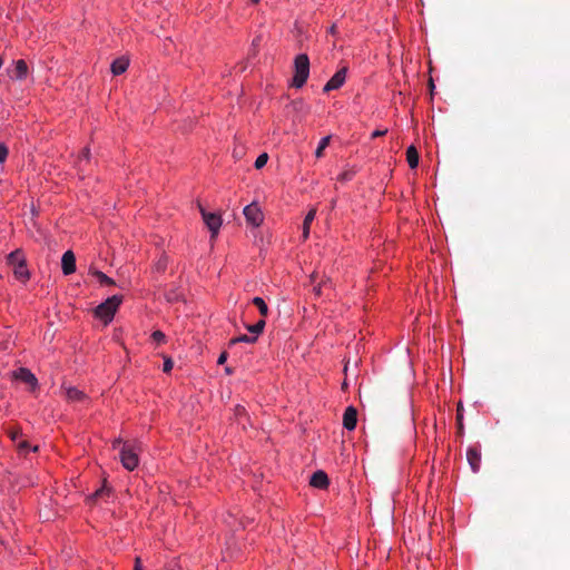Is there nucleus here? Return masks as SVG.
Here are the masks:
<instances>
[{"mask_svg": "<svg viewBox=\"0 0 570 570\" xmlns=\"http://www.w3.org/2000/svg\"><path fill=\"white\" fill-rule=\"evenodd\" d=\"M309 58L306 53H298L294 58V76L291 86L301 89L309 77Z\"/></svg>", "mask_w": 570, "mask_h": 570, "instance_id": "obj_1", "label": "nucleus"}, {"mask_svg": "<svg viewBox=\"0 0 570 570\" xmlns=\"http://www.w3.org/2000/svg\"><path fill=\"white\" fill-rule=\"evenodd\" d=\"M7 263L13 266V275L18 281L26 284L30 279V272L22 249L18 248L9 253L7 256Z\"/></svg>", "mask_w": 570, "mask_h": 570, "instance_id": "obj_2", "label": "nucleus"}, {"mask_svg": "<svg viewBox=\"0 0 570 570\" xmlns=\"http://www.w3.org/2000/svg\"><path fill=\"white\" fill-rule=\"evenodd\" d=\"M121 303V295H112L95 308V316L101 320L105 324H109L114 320V316Z\"/></svg>", "mask_w": 570, "mask_h": 570, "instance_id": "obj_3", "label": "nucleus"}, {"mask_svg": "<svg viewBox=\"0 0 570 570\" xmlns=\"http://www.w3.org/2000/svg\"><path fill=\"white\" fill-rule=\"evenodd\" d=\"M140 446L137 442L126 441L119 452L122 466L128 471H134L139 465Z\"/></svg>", "mask_w": 570, "mask_h": 570, "instance_id": "obj_4", "label": "nucleus"}, {"mask_svg": "<svg viewBox=\"0 0 570 570\" xmlns=\"http://www.w3.org/2000/svg\"><path fill=\"white\" fill-rule=\"evenodd\" d=\"M243 214L247 224L253 227H259L264 222L263 212L256 203L245 206Z\"/></svg>", "mask_w": 570, "mask_h": 570, "instance_id": "obj_5", "label": "nucleus"}, {"mask_svg": "<svg viewBox=\"0 0 570 570\" xmlns=\"http://www.w3.org/2000/svg\"><path fill=\"white\" fill-rule=\"evenodd\" d=\"M348 68L347 66L341 67L331 78L330 80L324 85L323 92H330L332 90H337L346 81Z\"/></svg>", "mask_w": 570, "mask_h": 570, "instance_id": "obj_6", "label": "nucleus"}, {"mask_svg": "<svg viewBox=\"0 0 570 570\" xmlns=\"http://www.w3.org/2000/svg\"><path fill=\"white\" fill-rule=\"evenodd\" d=\"M199 209L205 225L212 233V237H215L223 224L220 215L206 212L202 206H199Z\"/></svg>", "mask_w": 570, "mask_h": 570, "instance_id": "obj_7", "label": "nucleus"}, {"mask_svg": "<svg viewBox=\"0 0 570 570\" xmlns=\"http://www.w3.org/2000/svg\"><path fill=\"white\" fill-rule=\"evenodd\" d=\"M466 460L473 473H478L481 469V445L474 443L466 449Z\"/></svg>", "mask_w": 570, "mask_h": 570, "instance_id": "obj_8", "label": "nucleus"}, {"mask_svg": "<svg viewBox=\"0 0 570 570\" xmlns=\"http://www.w3.org/2000/svg\"><path fill=\"white\" fill-rule=\"evenodd\" d=\"M13 379L30 385L31 391L39 387V382L36 375L27 367H19L12 373Z\"/></svg>", "mask_w": 570, "mask_h": 570, "instance_id": "obj_9", "label": "nucleus"}, {"mask_svg": "<svg viewBox=\"0 0 570 570\" xmlns=\"http://www.w3.org/2000/svg\"><path fill=\"white\" fill-rule=\"evenodd\" d=\"M8 75L13 80H24L28 76V65L23 59L13 62V68L8 70Z\"/></svg>", "mask_w": 570, "mask_h": 570, "instance_id": "obj_10", "label": "nucleus"}, {"mask_svg": "<svg viewBox=\"0 0 570 570\" xmlns=\"http://www.w3.org/2000/svg\"><path fill=\"white\" fill-rule=\"evenodd\" d=\"M62 274L68 276L76 272V256L72 250H66L61 257Z\"/></svg>", "mask_w": 570, "mask_h": 570, "instance_id": "obj_11", "label": "nucleus"}, {"mask_svg": "<svg viewBox=\"0 0 570 570\" xmlns=\"http://www.w3.org/2000/svg\"><path fill=\"white\" fill-rule=\"evenodd\" d=\"M357 424V411L354 406L350 405L345 409L343 414V426L347 431H353Z\"/></svg>", "mask_w": 570, "mask_h": 570, "instance_id": "obj_12", "label": "nucleus"}, {"mask_svg": "<svg viewBox=\"0 0 570 570\" xmlns=\"http://www.w3.org/2000/svg\"><path fill=\"white\" fill-rule=\"evenodd\" d=\"M309 484L316 489H326L330 484V479L323 470H317L311 476Z\"/></svg>", "mask_w": 570, "mask_h": 570, "instance_id": "obj_13", "label": "nucleus"}, {"mask_svg": "<svg viewBox=\"0 0 570 570\" xmlns=\"http://www.w3.org/2000/svg\"><path fill=\"white\" fill-rule=\"evenodd\" d=\"M65 394H66V399L69 401V402H72V403H79V402H85L88 396L86 395V393L75 386H67L65 387Z\"/></svg>", "mask_w": 570, "mask_h": 570, "instance_id": "obj_14", "label": "nucleus"}, {"mask_svg": "<svg viewBox=\"0 0 570 570\" xmlns=\"http://www.w3.org/2000/svg\"><path fill=\"white\" fill-rule=\"evenodd\" d=\"M315 216H316V209L312 208L307 212V214L304 217V222H303V226H302V236H303L304 240H306L309 236L311 224L315 219Z\"/></svg>", "mask_w": 570, "mask_h": 570, "instance_id": "obj_15", "label": "nucleus"}, {"mask_svg": "<svg viewBox=\"0 0 570 570\" xmlns=\"http://www.w3.org/2000/svg\"><path fill=\"white\" fill-rule=\"evenodd\" d=\"M128 66L129 61L127 59L118 58L112 61L110 69L112 75L119 76L127 70Z\"/></svg>", "mask_w": 570, "mask_h": 570, "instance_id": "obj_16", "label": "nucleus"}, {"mask_svg": "<svg viewBox=\"0 0 570 570\" xmlns=\"http://www.w3.org/2000/svg\"><path fill=\"white\" fill-rule=\"evenodd\" d=\"M406 161L411 169L416 168L419 165V153L413 145L409 146L406 149Z\"/></svg>", "mask_w": 570, "mask_h": 570, "instance_id": "obj_17", "label": "nucleus"}, {"mask_svg": "<svg viewBox=\"0 0 570 570\" xmlns=\"http://www.w3.org/2000/svg\"><path fill=\"white\" fill-rule=\"evenodd\" d=\"M110 494V489L107 487L106 484V481L101 484L100 488H98L94 493H91L87 500L89 502H95L97 501L98 499H102V498H106V497H109Z\"/></svg>", "mask_w": 570, "mask_h": 570, "instance_id": "obj_18", "label": "nucleus"}, {"mask_svg": "<svg viewBox=\"0 0 570 570\" xmlns=\"http://www.w3.org/2000/svg\"><path fill=\"white\" fill-rule=\"evenodd\" d=\"M91 275L99 282L101 286H114L116 282L106 275L104 272L95 269L91 272Z\"/></svg>", "mask_w": 570, "mask_h": 570, "instance_id": "obj_19", "label": "nucleus"}, {"mask_svg": "<svg viewBox=\"0 0 570 570\" xmlns=\"http://www.w3.org/2000/svg\"><path fill=\"white\" fill-rule=\"evenodd\" d=\"M356 175V170L352 167H348V168H345L344 170H342L336 179L341 183H347V181H351L354 176Z\"/></svg>", "mask_w": 570, "mask_h": 570, "instance_id": "obj_20", "label": "nucleus"}, {"mask_svg": "<svg viewBox=\"0 0 570 570\" xmlns=\"http://www.w3.org/2000/svg\"><path fill=\"white\" fill-rule=\"evenodd\" d=\"M266 323L264 320H259L257 323L253 325H246V330L253 335L258 337V335L264 331Z\"/></svg>", "mask_w": 570, "mask_h": 570, "instance_id": "obj_21", "label": "nucleus"}, {"mask_svg": "<svg viewBox=\"0 0 570 570\" xmlns=\"http://www.w3.org/2000/svg\"><path fill=\"white\" fill-rule=\"evenodd\" d=\"M252 303L258 308V311H259L262 316H267L268 315V306H267L266 302L262 297L255 296L252 299Z\"/></svg>", "mask_w": 570, "mask_h": 570, "instance_id": "obj_22", "label": "nucleus"}, {"mask_svg": "<svg viewBox=\"0 0 570 570\" xmlns=\"http://www.w3.org/2000/svg\"><path fill=\"white\" fill-rule=\"evenodd\" d=\"M256 341H257L256 336L243 334V335L232 338L229 342V345H235L237 343L253 344Z\"/></svg>", "mask_w": 570, "mask_h": 570, "instance_id": "obj_23", "label": "nucleus"}, {"mask_svg": "<svg viewBox=\"0 0 570 570\" xmlns=\"http://www.w3.org/2000/svg\"><path fill=\"white\" fill-rule=\"evenodd\" d=\"M330 139H331V136H325V137L321 138V140L318 141V145H317V148L315 150L316 158H321L323 156V151L328 146Z\"/></svg>", "mask_w": 570, "mask_h": 570, "instance_id": "obj_24", "label": "nucleus"}, {"mask_svg": "<svg viewBox=\"0 0 570 570\" xmlns=\"http://www.w3.org/2000/svg\"><path fill=\"white\" fill-rule=\"evenodd\" d=\"M150 338L151 341L156 344V345H160V344H164L166 342V335L164 332L157 330V331H154L150 335Z\"/></svg>", "mask_w": 570, "mask_h": 570, "instance_id": "obj_25", "label": "nucleus"}, {"mask_svg": "<svg viewBox=\"0 0 570 570\" xmlns=\"http://www.w3.org/2000/svg\"><path fill=\"white\" fill-rule=\"evenodd\" d=\"M331 281L330 278H326V279H322L320 283L315 284L314 287H313V293L315 296H321L322 294V288L330 285Z\"/></svg>", "mask_w": 570, "mask_h": 570, "instance_id": "obj_26", "label": "nucleus"}, {"mask_svg": "<svg viewBox=\"0 0 570 570\" xmlns=\"http://www.w3.org/2000/svg\"><path fill=\"white\" fill-rule=\"evenodd\" d=\"M267 160H268V155L266 153L258 155V157L256 158L255 164H254L255 168L256 169L263 168L267 164Z\"/></svg>", "mask_w": 570, "mask_h": 570, "instance_id": "obj_27", "label": "nucleus"}, {"mask_svg": "<svg viewBox=\"0 0 570 570\" xmlns=\"http://www.w3.org/2000/svg\"><path fill=\"white\" fill-rule=\"evenodd\" d=\"M18 449L20 452H28V451H32V452H36L38 451V446H33L31 448L30 444L27 442V441H20L18 443Z\"/></svg>", "mask_w": 570, "mask_h": 570, "instance_id": "obj_28", "label": "nucleus"}, {"mask_svg": "<svg viewBox=\"0 0 570 570\" xmlns=\"http://www.w3.org/2000/svg\"><path fill=\"white\" fill-rule=\"evenodd\" d=\"M89 160H90V149H89V147H85L78 156V163L80 165L82 161H89Z\"/></svg>", "mask_w": 570, "mask_h": 570, "instance_id": "obj_29", "label": "nucleus"}, {"mask_svg": "<svg viewBox=\"0 0 570 570\" xmlns=\"http://www.w3.org/2000/svg\"><path fill=\"white\" fill-rule=\"evenodd\" d=\"M9 149L6 144L0 141V164L4 163L8 158Z\"/></svg>", "mask_w": 570, "mask_h": 570, "instance_id": "obj_30", "label": "nucleus"}, {"mask_svg": "<svg viewBox=\"0 0 570 570\" xmlns=\"http://www.w3.org/2000/svg\"><path fill=\"white\" fill-rule=\"evenodd\" d=\"M180 294L176 289L168 291L166 293V299L168 302H177L179 301Z\"/></svg>", "mask_w": 570, "mask_h": 570, "instance_id": "obj_31", "label": "nucleus"}, {"mask_svg": "<svg viewBox=\"0 0 570 570\" xmlns=\"http://www.w3.org/2000/svg\"><path fill=\"white\" fill-rule=\"evenodd\" d=\"M173 366H174V363H173L171 358L170 357H166L165 361H164L163 371L165 373H168V372L171 371Z\"/></svg>", "mask_w": 570, "mask_h": 570, "instance_id": "obj_32", "label": "nucleus"}, {"mask_svg": "<svg viewBox=\"0 0 570 570\" xmlns=\"http://www.w3.org/2000/svg\"><path fill=\"white\" fill-rule=\"evenodd\" d=\"M386 132H387V129H376L371 134V138L374 139V138L382 137V136L386 135Z\"/></svg>", "mask_w": 570, "mask_h": 570, "instance_id": "obj_33", "label": "nucleus"}, {"mask_svg": "<svg viewBox=\"0 0 570 570\" xmlns=\"http://www.w3.org/2000/svg\"><path fill=\"white\" fill-rule=\"evenodd\" d=\"M235 415H236V416L246 415V410H245V407H244V406H242V405H237V406L235 407Z\"/></svg>", "mask_w": 570, "mask_h": 570, "instance_id": "obj_34", "label": "nucleus"}, {"mask_svg": "<svg viewBox=\"0 0 570 570\" xmlns=\"http://www.w3.org/2000/svg\"><path fill=\"white\" fill-rule=\"evenodd\" d=\"M166 264H167L166 257L160 258L159 262L157 263V269L164 271L166 267Z\"/></svg>", "mask_w": 570, "mask_h": 570, "instance_id": "obj_35", "label": "nucleus"}, {"mask_svg": "<svg viewBox=\"0 0 570 570\" xmlns=\"http://www.w3.org/2000/svg\"><path fill=\"white\" fill-rule=\"evenodd\" d=\"M134 570H142L141 559L139 557L135 559Z\"/></svg>", "mask_w": 570, "mask_h": 570, "instance_id": "obj_36", "label": "nucleus"}, {"mask_svg": "<svg viewBox=\"0 0 570 570\" xmlns=\"http://www.w3.org/2000/svg\"><path fill=\"white\" fill-rule=\"evenodd\" d=\"M226 358H227V354L224 352V353H222V354L218 356L217 363H218V364H223V363H225Z\"/></svg>", "mask_w": 570, "mask_h": 570, "instance_id": "obj_37", "label": "nucleus"}, {"mask_svg": "<svg viewBox=\"0 0 570 570\" xmlns=\"http://www.w3.org/2000/svg\"><path fill=\"white\" fill-rule=\"evenodd\" d=\"M456 419H458V422H459L460 426H462L463 415H462V414H461V412H460V407L458 409V415H456Z\"/></svg>", "mask_w": 570, "mask_h": 570, "instance_id": "obj_38", "label": "nucleus"}, {"mask_svg": "<svg viewBox=\"0 0 570 570\" xmlns=\"http://www.w3.org/2000/svg\"><path fill=\"white\" fill-rule=\"evenodd\" d=\"M328 32H330L331 35H335V32H336V24H332V26L328 28Z\"/></svg>", "mask_w": 570, "mask_h": 570, "instance_id": "obj_39", "label": "nucleus"}, {"mask_svg": "<svg viewBox=\"0 0 570 570\" xmlns=\"http://www.w3.org/2000/svg\"><path fill=\"white\" fill-rule=\"evenodd\" d=\"M121 443H122L121 439H116V440L114 441V443H112V448H114V449H116V448H117L119 444H121Z\"/></svg>", "mask_w": 570, "mask_h": 570, "instance_id": "obj_40", "label": "nucleus"}, {"mask_svg": "<svg viewBox=\"0 0 570 570\" xmlns=\"http://www.w3.org/2000/svg\"><path fill=\"white\" fill-rule=\"evenodd\" d=\"M316 279H317V275H316V273H313V274L309 276V281H311V283H312V284H314V283L316 282Z\"/></svg>", "mask_w": 570, "mask_h": 570, "instance_id": "obj_41", "label": "nucleus"}, {"mask_svg": "<svg viewBox=\"0 0 570 570\" xmlns=\"http://www.w3.org/2000/svg\"><path fill=\"white\" fill-rule=\"evenodd\" d=\"M18 434H19L18 432H12V433H11V439H12V440H16V439L18 438Z\"/></svg>", "mask_w": 570, "mask_h": 570, "instance_id": "obj_42", "label": "nucleus"}, {"mask_svg": "<svg viewBox=\"0 0 570 570\" xmlns=\"http://www.w3.org/2000/svg\"><path fill=\"white\" fill-rule=\"evenodd\" d=\"M259 1H261V0H250V2H252L253 4H256V3H258Z\"/></svg>", "mask_w": 570, "mask_h": 570, "instance_id": "obj_43", "label": "nucleus"}]
</instances>
